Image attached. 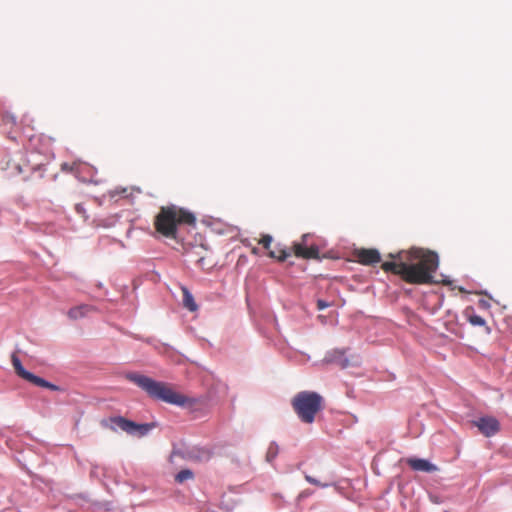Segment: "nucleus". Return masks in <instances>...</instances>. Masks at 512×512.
I'll return each mask as SVG.
<instances>
[{
    "instance_id": "nucleus-17",
    "label": "nucleus",
    "mask_w": 512,
    "mask_h": 512,
    "mask_svg": "<svg viewBox=\"0 0 512 512\" xmlns=\"http://www.w3.org/2000/svg\"><path fill=\"white\" fill-rule=\"evenodd\" d=\"M468 320L473 326H484L486 324L485 319L476 314L469 315Z\"/></svg>"
},
{
    "instance_id": "nucleus-14",
    "label": "nucleus",
    "mask_w": 512,
    "mask_h": 512,
    "mask_svg": "<svg viewBox=\"0 0 512 512\" xmlns=\"http://www.w3.org/2000/svg\"><path fill=\"white\" fill-rule=\"evenodd\" d=\"M182 293L184 307L187 308L189 311H196L198 309V306L194 301L193 295L189 292V290L186 287H182Z\"/></svg>"
},
{
    "instance_id": "nucleus-13",
    "label": "nucleus",
    "mask_w": 512,
    "mask_h": 512,
    "mask_svg": "<svg viewBox=\"0 0 512 512\" xmlns=\"http://www.w3.org/2000/svg\"><path fill=\"white\" fill-rule=\"evenodd\" d=\"M327 363L337 364L341 368L349 366V360L344 356V352L335 350L329 353L325 358Z\"/></svg>"
},
{
    "instance_id": "nucleus-10",
    "label": "nucleus",
    "mask_w": 512,
    "mask_h": 512,
    "mask_svg": "<svg viewBox=\"0 0 512 512\" xmlns=\"http://www.w3.org/2000/svg\"><path fill=\"white\" fill-rule=\"evenodd\" d=\"M358 262L363 265H374L381 262V255L377 249H359L356 251Z\"/></svg>"
},
{
    "instance_id": "nucleus-2",
    "label": "nucleus",
    "mask_w": 512,
    "mask_h": 512,
    "mask_svg": "<svg viewBox=\"0 0 512 512\" xmlns=\"http://www.w3.org/2000/svg\"><path fill=\"white\" fill-rule=\"evenodd\" d=\"M153 225L160 236L182 242L181 228L184 226L195 227L196 216L183 207L170 204L160 207L154 217Z\"/></svg>"
},
{
    "instance_id": "nucleus-6",
    "label": "nucleus",
    "mask_w": 512,
    "mask_h": 512,
    "mask_svg": "<svg viewBox=\"0 0 512 512\" xmlns=\"http://www.w3.org/2000/svg\"><path fill=\"white\" fill-rule=\"evenodd\" d=\"M11 361H12V365L15 369V372L19 377H21V378L25 379L26 381H29L32 384L39 386V387L47 388L52 391L59 390V387L57 385L52 384V383L46 381L45 379H43L39 376H36V375L32 374L31 372H28L27 370H25L20 359L15 354H12Z\"/></svg>"
},
{
    "instance_id": "nucleus-18",
    "label": "nucleus",
    "mask_w": 512,
    "mask_h": 512,
    "mask_svg": "<svg viewBox=\"0 0 512 512\" xmlns=\"http://www.w3.org/2000/svg\"><path fill=\"white\" fill-rule=\"evenodd\" d=\"M272 236L271 235H268V234H265L261 237V239L259 240V244H261L265 249H269L270 248V245L272 243Z\"/></svg>"
},
{
    "instance_id": "nucleus-4",
    "label": "nucleus",
    "mask_w": 512,
    "mask_h": 512,
    "mask_svg": "<svg viewBox=\"0 0 512 512\" xmlns=\"http://www.w3.org/2000/svg\"><path fill=\"white\" fill-rule=\"evenodd\" d=\"M291 405L302 422L311 424L323 408V397L313 391H301L292 398Z\"/></svg>"
},
{
    "instance_id": "nucleus-25",
    "label": "nucleus",
    "mask_w": 512,
    "mask_h": 512,
    "mask_svg": "<svg viewBox=\"0 0 512 512\" xmlns=\"http://www.w3.org/2000/svg\"><path fill=\"white\" fill-rule=\"evenodd\" d=\"M252 252H253L254 254H256V253H257V249H256V248H254V249L252 250Z\"/></svg>"
},
{
    "instance_id": "nucleus-24",
    "label": "nucleus",
    "mask_w": 512,
    "mask_h": 512,
    "mask_svg": "<svg viewBox=\"0 0 512 512\" xmlns=\"http://www.w3.org/2000/svg\"><path fill=\"white\" fill-rule=\"evenodd\" d=\"M449 283H450V281H443V284H444V285H447V284H449Z\"/></svg>"
},
{
    "instance_id": "nucleus-11",
    "label": "nucleus",
    "mask_w": 512,
    "mask_h": 512,
    "mask_svg": "<svg viewBox=\"0 0 512 512\" xmlns=\"http://www.w3.org/2000/svg\"><path fill=\"white\" fill-rule=\"evenodd\" d=\"M407 464L415 471H423L430 473L438 470L437 466L430 463L426 459L409 458L407 459Z\"/></svg>"
},
{
    "instance_id": "nucleus-22",
    "label": "nucleus",
    "mask_w": 512,
    "mask_h": 512,
    "mask_svg": "<svg viewBox=\"0 0 512 512\" xmlns=\"http://www.w3.org/2000/svg\"><path fill=\"white\" fill-rule=\"evenodd\" d=\"M210 457V454L208 452L203 451V457H198V459L205 458L208 459Z\"/></svg>"
},
{
    "instance_id": "nucleus-19",
    "label": "nucleus",
    "mask_w": 512,
    "mask_h": 512,
    "mask_svg": "<svg viewBox=\"0 0 512 512\" xmlns=\"http://www.w3.org/2000/svg\"><path fill=\"white\" fill-rule=\"evenodd\" d=\"M316 305H317L318 310H324V309L332 306V303L326 302L322 299H318L316 302Z\"/></svg>"
},
{
    "instance_id": "nucleus-9",
    "label": "nucleus",
    "mask_w": 512,
    "mask_h": 512,
    "mask_svg": "<svg viewBox=\"0 0 512 512\" xmlns=\"http://www.w3.org/2000/svg\"><path fill=\"white\" fill-rule=\"evenodd\" d=\"M479 431L486 437L495 435L500 430V424L494 417H481L474 422Z\"/></svg>"
},
{
    "instance_id": "nucleus-5",
    "label": "nucleus",
    "mask_w": 512,
    "mask_h": 512,
    "mask_svg": "<svg viewBox=\"0 0 512 512\" xmlns=\"http://www.w3.org/2000/svg\"><path fill=\"white\" fill-rule=\"evenodd\" d=\"M308 235H303L299 242H294L291 249L281 248L278 251H269V257L277 259L280 262L285 261L293 254L302 259H319V248L315 245H307Z\"/></svg>"
},
{
    "instance_id": "nucleus-1",
    "label": "nucleus",
    "mask_w": 512,
    "mask_h": 512,
    "mask_svg": "<svg viewBox=\"0 0 512 512\" xmlns=\"http://www.w3.org/2000/svg\"><path fill=\"white\" fill-rule=\"evenodd\" d=\"M391 261H384L381 268L386 273L399 276L409 284H436L434 274L439 266L437 253L422 248H411L390 253Z\"/></svg>"
},
{
    "instance_id": "nucleus-12",
    "label": "nucleus",
    "mask_w": 512,
    "mask_h": 512,
    "mask_svg": "<svg viewBox=\"0 0 512 512\" xmlns=\"http://www.w3.org/2000/svg\"><path fill=\"white\" fill-rule=\"evenodd\" d=\"M95 311V308L88 304H81L75 307H72L68 312L67 316L71 320H78L85 316H87L89 313Z\"/></svg>"
},
{
    "instance_id": "nucleus-7",
    "label": "nucleus",
    "mask_w": 512,
    "mask_h": 512,
    "mask_svg": "<svg viewBox=\"0 0 512 512\" xmlns=\"http://www.w3.org/2000/svg\"><path fill=\"white\" fill-rule=\"evenodd\" d=\"M111 421L117 428L132 435L137 434L139 436H144L153 428L152 424H137L123 417H115L112 418Z\"/></svg>"
},
{
    "instance_id": "nucleus-21",
    "label": "nucleus",
    "mask_w": 512,
    "mask_h": 512,
    "mask_svg": "<svg viewBox=\"0 0 512 512\" xmlns=\"http://www.w3.org/2000/svg\"><path fill=\"white\" fill-rule=\"evenodd\" d=\"M479 305H480L481 307H488V306H489L488 302H487V301H485V300H480V301H479Z\"/></svg>"
},
{
    "instance_id": "nucleus-3",
    "label": "nucleus",
    "mask_w": 512,
    "mask_h": 512,
    "mask_svg": "<svg viewBox=\"0 0 512 512\" xmlns=\"http://www.w3.org/2000/svg\"><path fill=\"white\" fill-rule=\"evenodd\" d=\"M127 379L136 384L154 399L181 406L186 403L185 396L175 392L171 387L163 382L155 381L150 377L137 373L128 374Z\"/></svg>"
},
{
    "instance_id": "nucleus-8",
    "label": "nucleus",
    "mask_w": 512,
    "mask_h": 512,
    "mask_svg": "<svg viewBox=\"0 0 512 512\" xmlns=\"http://www.w3.org/2000/svg\"><path fill=\"white\" fill-rule=\"evenodd\" d=\"M8 169L11 170V173L26 174L33 173L35 171H41L42 165H33L30 159L26 158L24 155L21 154L19 157V161L12 160L8 162Z\"/></svg>"
},
{
    "instance_id": "nucleus-20",
    "label": "nucleus",
    "mask_w": 512,
    "mask_h": 512,
    "mask_svg": "<svg viewBox=\"0 0 512 512\" xmlns=\"http://www.w3.org/2000/svg\"><path fill=\"white\" fill-rule=\"evenodd\" d=\"M305 479L307 482H309L313 485H317V486H321V487L327 486V484H321L319 481H317L315 478L311 477L310 475H305Z\"/></svg>"
},
{
    "instance_id": "nucleus-23",
    "label": "nucleus",
    "mask_w": 512,
    "mask_h": 512,
    "mask_svg": "<svg viewBox=\"0 0 512 512\" xmlns=\"http://www.w3.org/2000/svg\"><path fill=\"white\" fill-rule=\"evenodd\" d=\"M7 119H9V121H11L12 123H14V122H15V119H14V117H13V116L7 117Z\"/></svg>"
},
{
    "instance_id": "nucleus-15",
    "label": "nucleus",
    "mask_w": 512,
    "mask_h": 512,
    "mask_svg": "<svg viewBox=\"0 0 512 512\" xmlns=\"http://www.w3.org/2000/svg\"><path fill=\"white\" fill-rule=\"evenodd\" d=\"M194 478V474L191 470L189 469H183L181 470L176 476H175V480L176 482L178 483H183L187 480H191Z\"/></svg>"
},
{
    "instance_id": "nucleus-16",
    "label": "nucleus",
    "mask_w": 512,
    "mask_h": 512,
    "mask_svg": "<svg viewBox=\"0 0 512 512\" xmlns=\"http://www.w3.org/2000/svg\"><path fill=\"white\" fill-rule=\"evenodd\" d=\"M278 452H279L278 445L275 443L270 444L267 454H266L267 461L268 462L273 461L276 458V456L278 455Z\"/></svg>"
}]
</instances>
